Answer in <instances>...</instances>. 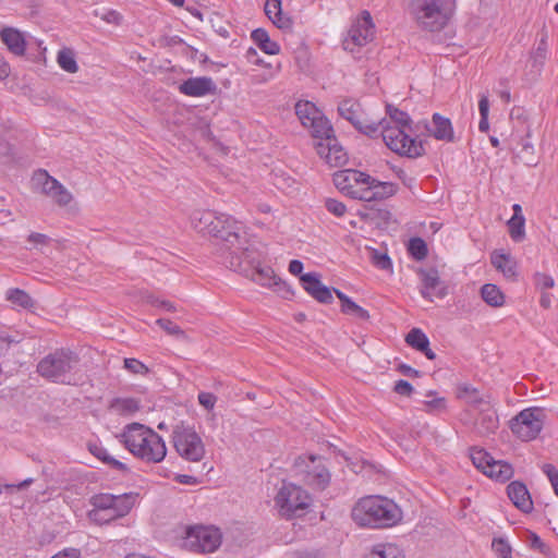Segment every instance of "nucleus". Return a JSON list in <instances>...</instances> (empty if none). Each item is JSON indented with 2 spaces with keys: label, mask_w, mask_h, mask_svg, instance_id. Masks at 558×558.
<instances>
[{
  "label": "nucleus",
  "mask_w": 558,
  "mask_h": 558,
  "mask_svg": "<svg viewBox=\"0 0 558 558\" xmlns=\"http://www.w3.org/2000/svg\"><path fill=\"white\" fill-rule=\"evenodd\" d=\"M205 234L222 240L219 256L227 268L242 274L246 270L245 264L248 266L255 259L254 241L248 236L243 222L232 216L216 213V219Z\"/></svg>",
  "instance_id": "nucleus-1"
},
{
  "label": "nucleus",
  "mask_w": 558,
  "mask_h": 558,
  "mask_svg": "<svg viewBox=\"0 0 558 558\" xmlns=\"http://www.w3.org/2000/svg\"><path fill=\"white\" fill-rule=\"evenodd\" d=\"M353 521L362 527H389L402 519L400 507L391 499L381 496L361 498L352 509Z\"/></svg>",
  "instance_id": "nucleus-2"
},
{
  "label": "nucleus",
  "mask_w": 558,
  "mask_h": 558,
  "mask_svg": "<svg viewBox=\"0 0 558 558\" xmlns=\"http://www.w3.org/2000/svg\"><path fill=\"white\" fill-rule=\"evenodd\" d=\"M456 11V0H411L409 12L417 27L427 32L444 29Z\"/></svg>",
  "instance_id": "nucleus-3"
},
{
  "label": "nucleus",
  "mask_w": 558,
  "mask_h": 558,
  "mask_svg": "<svg viewBox=\"0 0 558 558\" xmlns=\"http://www.w3.org/2000/svg\"><path fill=\"white\" fill-rule=\"evenodd\" d=\"M78 363V356L70 349H59L43 357L37 364V373L57 384L70 385L71 371Z\"/></svg>",
  "instance_id": "nucleus-4"
},
{
  "label": "nucleus",
  "mask_w": 558,
  "mask_h": 558,
  "mask_svg": "<svg viewBox=\"0 0 558 558\" xmlns=\"http://www.w3.org/2000/svg\"><path fill=\"white\" fill-rule=\"evenodd\" d=\"M412 128L391 125L385 122L377 133H380L386 146L400 156L417 158L424 154L423 143L413 138L409 132Z\"/></svg>",
  "instance_id": "nucleus-5"
},
{
  "label": "nucleus",
  "mask_w": 558,
  "mask_h": 558,
  "mask_svg": "<svg viewBox=\"0 0 558 558\" xmlns=\"http://www.w3.org/2000/svg\"><path fill=\"white\" fill-rule=\"evenodd\" d=\"M312 504L310 494L295 484H283L275 497L279 513L287 518L302 517Z\"/></svg>",
  "instance_id": "nucleus-6"
},
{
  "label": "nucleus",
  "mask_w": 558,
  "mask_h": 558,
  "mask_svg": "<svg viewBox=\"0 0 558 558\" xmlns=\"http://www.w3.org/2000/svg\"><path fill=\"white\" fill-rule=\"evenodd\" d=\"M293 472L304 484L316 490H324L330 483V473L320 456H299L294 460Z\"/></svg>",
  "instance_id": "nucleus-7"
},
{
  "label": "nucleus",
  "mask_w": 558,
  "mask_h": 558,
  "mask_svg": "<svg viewBox=\"0 0 558 558\" xmlns=\"http://www.w3.org/2000/svg\"><path fill=\"white\" fill-rule=\"evenodd\" d=\"M172 442L178 454L191 462H198L205 456V446L193 426L179 422L172 429Z\"/></svg>",
  "instance_id": "nucleus-8"
},
{
  "label": "nucleus",
  "mask_w": 558,
  "mask_h": 558,
  "mask_svg": "<svg viewBox=\"0 0 558 558\" xmlns=\"http://www.w3.org/2000/svg\"><path fill=\"white\" fill-rule=\"evenodd\" d=\"M376 27L372 15L368 11H362L357 15L343 40V48L348 51L355 52L361 47L366 46L375 37Z\"/></svg>",
  "instance_id": "nucleus-9"
},
{
  "label": "nucleus",
  "mask_w": 558,
  "mask_h": 558,
  "mask_svg": "<svg viewBox=\"0 0 558 558\" xmlns=\"http://www.w3.org/2000/svg\"><path fill=\"white\" fill-rule=\"evenodd\" d=\"M543 410L529 408L522 410L513 418L509 426L511 432L521 440L529 441L537 437L543 428Z\"/></svg>",
  "instance_id": "nucleus-10"
},
{
  "label": "nucleus",
  "mask_w": 558,
  "mask_h": 558,
  "mask_svg": "<svg viewBox=\"0 0 558 558\" xmlns=\"http://www.w3.org/2000/svg\"><path fill=\"white\" fill-rule=\"evenodd\" d=\"M333 184L343 195L364 201L369 174L355 169H344L333 174Z\"/></svg>",
  "instance_id": "nucleus-11"
},
{
  "label": "nucleus",
  "mask_w": 558,
  "mask_h": 558,
  "mask_svg": "<svg viewBox=\"0 0 558 558\" xmlns=\"http://www.w3.org/2000/svg\"><path fill=\"white\" fill-rule=\"evenodd\" d=\"M221 544V535L217 529L210 526H189L186 529L184 546L195 553H213Z\"/></svg>",
  "instance_id": "nucleus-12"
},
{
  "label": "nucleus",
  "mask_w": 558,
  "mask_h": 558,
  "mask_svg": "<svg viewBox=\"0 0 558 558\" xmlns=\"http://www.w3.org/2000/svg\"><path fill=\"white\" fill-rule=\"evenodd\" d=\"M295 113L302 125L306 128L312 136L327 135L332 132V125L315 104L301 100L295 105Z\"/></svg>",
  "instance_id": "nucleus-13"
},
{
  "label": "nucleus",
  "mask_w": 558,
  "mask_h": 558,
  "mask_svg": "<svg viewBox=\"0 0 558 558\" xmlns=\"http://www.w3.org/2000/svg\"><path fill=\"white\" fill-rule=\"evenodd\" d=\"M338 111L343 119L348 120L360 132L369 136L377 134L379 124L363 112L361 105L356 100H342L339 104Z\"/></svg>",
  "instance_id": "nucleus-14"
},
{
  "label": "nucleus",
  "mask_w": 558,
  "mask_h": 558,
  "mask_svg": "<svg viewBox=\"0 0 558 558\" xmlns=\"http://www.w3.org/2000/svg\"><path fill=\"white\" fill-rule=\"evenodd\" d=\"M32 182L36 190L50 197L60 206H66L73 199L70 191H68L57 179L49 175L46 170H37L32 178Z\"/></svg>",
  "instance_id": "nucleus-15"
},
{
  "label": "nucleus",
  "mask_w": 558,
  "mask_h": 558,
  "mask_svg": "<svg viewBox=\"0 0 558 558\" xmlns=\"http://www.w3.org/2000/svg\"><path fill=\"white\" fill-rule=\"evenodd\" d=\"M317 154L330 167H341L348 160V155L333 135V131L325 135H316Z\"/></svg>",
  "instance_id": "nucleus-16"
},
{
  "label": "nucleus",
  "mask_w": 558,
  "mask_h": 558,
  "mask_svg": "<svg viewBox=\"0 0 558 558\" xmlns=\"http://www.w3.org/2000/svg\"><path fill=\"white\" fill-rule=\"evenodd\" d=\"M131 453L147 463H159L167 454V447L161 436L151 430L135 450L131 449Z\"/></svg>",
  "instance_id": "nucleus-17"
},
{
  "label": "nucleus",
  "mask_w": 558,
  "mask_h": 558,
  "mask_svg": "<svg viewBox=\"0 0 558 558\" xmlns=\"http://www.w3.org/2000/svg\"><path fill=\"white\" fill-rule=\"evenodd\" d=\"M29 37L26 32H22L12 26H5L0 31L1 43L16 57H23L25 54Z\"/></svg>",
  "instance_id": "nucleus-18"
},
{
  "label": "nucleus",
  "mask_w": 558,
  "mask_h": 558,
  "mask_svg": "<svg viewBox=\"0 0 558 558\" xmlns=\"http://www.w3.org/2000/svg\"><path fill=\"white\" fill-rule=\"evenodd\" d=\"M178 89L181 94L189 97H204L214 94L217 86L211 77L196 76L183 81Z\"/></svg>",
  "instance_id": "nucleus-19"
},
{
  "label": "nucleus",
  "mask_w": 558,
  "mask_h": 558,
  "mask_svg": "<svg viewBox=\"0 0 558 558\" xmlns=\"http://www.w3.org/2000/svg\"><path fill=\"white\" fill-rule=\"evenodd\" d=\"M153 429L141 424V423H130L124 426L122 433L118 436L120 441L125 446V448L131 452V449H136L143 440L146 439L148 433Z\"/></svg>",
  "instance_id": "nucleus-20"
},
{
  "label": "nucleus",
  "mask_w": 558,
  "mask_h": 558,
  "mask_svg": "<svg viewBox=\"0 0 558 558\" xmlns=\"http://www.w3.org/2000/svg\"><path fill=\"white\" fill-rule=\"evenodd\" d=\"M507 494L512 504L521 511L529 513L533 510L531 495L522 482H511L507 487Z\"/></svg>",
  "instance_id": "nucleus-21"
},
{
  "label": "nucleus",
  "mask_w": 558,
  "mask_h": 558,
  "mask_svg": "<svg viewBox=\"0 0 558 558\" xmlns=\"http://www.w3.org/2000/svg\"><path fill=\"white\" fill-rule=\"evenodd\" d=\"M116 500L112 494H96L90 498L93 509L88 512L90 521L102 525L108 519L102 515L104 511H112V505Z\"/></svg>",
  "instance_id": "nucleus-22"
},
{
  "label": "nucleus",
  "mask_w": 558,
  "mask_h": 558,
  "mask_svg": "<svg viewBox=\"0 0 558 558\" xmlns=\"http://www.w3.org/2000/svg\"><path fill=\"white\" fill-rule=\"evenodd\" d=\"M366 194H364V202L383 201L393 196L397 191V184L392 182L378 181L369 175Z\"/></svg>",
  "instance_id": "nucleus-23"
},
{
  "label": "nucleus",
  "mask_w": 558,
  "mask_h": 558,
  "mask_svg": "<svg viewBox=\"0 0 558 558\" xmlns=\"http://www.w3.org/2000/svg\"><path fill=\"white\" fill-rule=\"evenodd\" d=\"M264 11L271 23L279 29L290 31L292 28L291 17L282 12L281 0H267Z\"/></svg>",
  "instance_id": "nucleus-24"
},
{
  "label": "nucleus",
  "mask_w": 558,
  "mask_h": 558,
  "mask_svg": "<svg viewBox=\"0 0 558 558\" xmlns=\"http://www.w3.org/2000/svg\"><path fill=\"white\" fill-rule=\"evenodd\" d=\"M432 125L429 132L435 140L446 143L454 142V130L449 118L440 113H434L432 117Z\"/></svg>",
  "instance_id": "nucleus-25"
},
{
  "label": "nucleus",
  "mask_w": 558,
  "mask_h": 558,
  "mask_svg": "<svg viewBox=\"0 0 558 558\" xmlns=\"http://www.w3.org/2000/svg\"><path fill=\"white\" fill-rule=\"evenodd\" d=\"M405 342L412 349L423 353L428 360H435L436 354L429 348V339L420 328H412L405 336Z\"/></svg>",
  "instance_id": "nucleus-26"
},
{
  "label": "nucleus",
  "mask_w": 558,
  "mask_h": 558,
  "mask_svg": "<svg viewBox=\"0 0 558 558\" xmlns=\"http://www.w3.org/2000/svg\"><path fill=\"white\" fill-rule=\"evenodd\" d=\"M499 426V420L496 411L492 409H481V413L475 421L474 429L480 436L494 434Z\"/></svg>",
  "instance_id": "nucleus-27"
},
{
  "label": "nucleus",
  "mask_w": 558,
  "mask_h": 558,
  "mask_svg": "<svg viewBox=\"0 0 558 558\" xmlns=\"http://www.w3.org/2000/svg\"><path fill=\"white\" fill-rule=\"evenodd\" d=\"M142 408L141 400L136 398H113L109 404L108 410L120 416H132Z\"/></svg>",
  "instance_id": "nucleus-28"
},
{
  "label": "nucleus",
  "mask_w": 558,
  "mask_h": 558,
  "mask_svg": "<svg viewBox=\"0 0 558 558\" xmlns=\"http://www.w3.org/2000/svg\"><path fill=\"white\" fill-rule=\"evenodd\" d=\"M333 292L336 293L337 298L340 300V311L342 314L352 316L360 320H368L369 319V313L367 310L363 308L359 304H356L351 298H349L347 294H344L339 289H333Z\"/></svg>",
  "instance_id": "nucleus-29"
},
{
  "label": "nucleus",
  "mask_w": 558,
  "mask_h": 558,
  "mask_svg": "<svg viewBox=\"0 0 558 558\" xmlns=\"http://www.w3.org/2000/svg\"><path fill=\"white\" fill-rule=\"evenodd\" d=\"M251 38L254 44L266 54L275 56L280 52V46L277 41L269 37V34L264 28H256L251 33Z\"/></svg>",
  "instance_id": "nucleus-30"
},
{
  "label": "nucleus",
  "mask_w": 558,
  "mask_h": 558,
  "mask_svg": "<svg viewBox=\"0 0 558 558\" xmlns=\"http://www.w3.org/2000/svg\"><path fill=\"white\" fill-rule=\"evenodd\" d=\"M300 283L316 301L324 304H330L332 302V291L335 288L330 289L322 284V281H300Z\"/></svg>",
  "instance_id": "nucleus-31"
},
{
  "label": "nucleus",
  "mask_w": 558,
  "mask_h": 558,
  "mask_svg": "<svg viewBox=\"0 0 558 558\" xmlns=\"http://www.w3.org/2000/svg\"><path fill=\"white\" fill-rule=\"evenodd\" d=\"M421 295L433 302L435 299H444L448 294L446 281H423L420 287Z\"/></svg>",
  "instance_id": "nucleus-32"
},
{
  "label": "nucleus",
  "mask_w": 558,
  "mask_h": 558,
  "mask_svg": "<svg viewBox=\"0 0 558 558\" xmlns=\"http://www.w3.org/2000/svg\"><path fill=\"white\" fill-rule=\"evenodd\" d=\"M481 296L483 301L492 307H500L505 304V294L500 288L494 283H485L481 288Z\"/></svg>",
  "instance_id": "nucleus-33"
},
{
  "label": "nucleus",
  "mask_w": 558,
  "mask_h": 558,
  "mask_svg": "<svg viewBox=\"0 0 558 558\" xmlns=\"http://www.w3.org/2000/svg\"><path fill=\"white\" fill-rule=\"evenodd\" d=\"M116 500L112 505V511L118 519L125 517L130 513L131 509L135 504V499L137 494L135 493H125L122 495H114Z\"/></svg>",
  "instance_id": "nucleus-34"
},
{
  "label": "nucleus",
  "mask_w": 558,
  "mask_h": 558,
  "mask_svg": "<svg viewBox=\"0 0 558 558\" xmlns=\"http://www.w3.org/2000/svg\"><path fill=\"white\" fill-rule=\"evenodd\" d=\"M492 264L506 277L515 276V262L509 254L494 252L492 254Z\"/></svg>",
  "instance_id": "nucleus-35"
},
{
  "label": "nucleus",
  "mask_w": 558,
  "mask_h": 558,
  "mask_svg": "<svg viewBox=\"0 0 558 558\" xmlns=\"http://www.w3.org/2000/svg\"><path fill=\"white\" fill-rule=\"evenodd\" d=\"M363 558H404L402 550L393 544H377Z\"/></svg>",
  "instance_id": "nucleus-36"
},
{
  "label": "nucleus",
  "mask_w": 558,
  "mask_h": 558,
  "mask_svg": "<svg viewBox=\"0 0 558 558\" xmlns=\"http://www.w3.org/2000/svg\"><path fill=\"white\" fill-rule=\"evenodd\" d=\"M486 475L499 482H506L512 477L513 469L508 462L494 459L487 469Z\"/></svg>",
  "instance_id": "nucleus-37"
},
{
  "label": "nucleus",
  "mask_w": 558,
  "mask_h": 558,
  "mask_svg": "<svg viewBox=\"0 0 558 558\" xmlns=\"http://www.w3.org/2000/svg\"><path fill=\"white\" fill-rule=\"evenodd\" d=\"M387 114L388 118H384L379 121H376V123L379 124V128L384 126L385 122L391 125L411 128V119L407 112L393 108L392 106H387Z\"/></svg>",
  "instance_id": "nucleus-38"
},
{
  "label": "nucleus",
  "mask_w": 558,
  "mask_h": 558,
  "mask_svg": "<svg viewBox=\"0 0 558 558\" xmlns=\"http://www.w3.org/2000/svg\"><path fill=\"white\" fill-rule=\"evenodd\" d=\"M215 219L216 211L197 210L191 217V225L197 232L205 234Z\"/></svg>",
  "instance_id": "nucleus-39"
},
{
  "label": "nucleus",
  "mask_w": 558,
  "mask_h": 558,
  "mask_svg": "<svg viewBox=\"0 0 558 558\" xmlns=\"http://www.w3.org/2000/svg\"><path fill=\"white\" fill-rule=\"evenodd\" d=\"M459 398L464 399L473 407L488 405V401L480 391L471 385L464 384L459 386Z\"/></svg>",
  "instance_id": "nucleus-40"
},
{
  "label": "nucleus",
  "mask_w": 558,
  "mask_h": 558,
  "mask_svg": "<svg viewBox=\"0 0 558 558\" xmlns=\"http://www.w3.org/2000/svg\"><path fill=\"white\" fill-rule=\"evenodd\" d=\"M7 300L13 305L20 306L25 310H32L35 307V301L32 296L21 289H9L7 292Z\"/></svg>",
  "instance_id": "nucleus-41"
},
{
  "label": "nucleus",
  "mask_w": 558,
  "mask_h": 558,
  "mask_svg": "<svg viewBox=\"0 0 558 558\" xmlns=\"http://www.w3.org/2000/svg\"><path fill=\"white\" fill-rule=\"evenodd\" d=\"M260 287L268 289L282 299L291 300L294 296V290L288 281H260Z\"/></svg>",
  "instance_id": "nucleus-42"
},
{
  "label": "nucleus",
  "mask_w": 558,
  "mask_h": 558,
  "mask_svg": "<svg viewBox=\"0 0 558 558\" xmlns=\"http://www.w3.org/2000/svg\"><path fill=\"white\" fill-rule=\"evenodd\" d=\"M470 457L473 464L486 475L494 458L486 450L476 447L471 449Z\"/></svg>",
  "instance_id": "nucleus-43"
},
{
  "label": "nucleus",
  "mask_w": 558,
  "mask_h": 558,
  "mask_svg": "<svg viewBox=\"0 0 558 558\" xmlns=\"http://www.w3.org/2000/svg\"><path fill=\"white\" fill-rule=\"evenodd\" d=\"M508 231L510 238L514 242H521L525 238V218L524 217H511L508 222Z\"/></svg>",
  "instance_id": "nucleus-44"
},
{
  "label": "nucleus",
  "mask_w": 558,
  "mask_h": 558,
  "mask_svg": "<svg viewBox=\"0 0 558 558\" xmlns=\"http://www.w3.org/2000/svg\"><path fill=\"white\" fill-rule=\"evenodd\" d=\"M57 61L59 66L68 73H75L78 70L74 53L70 49H62L58 52Z\"/></svg>",
  "instance_id": "nucleus-45"
},
{
  "label": "nucleus",
  "mask_w": 558,
  "mask_h": 558,
  "mask_svg": "<svg viewBox=\"0 0 558 558\" xmlns=\"http://www.w3.org/2000/svg\"><path fill=\"white\" fill-rule=\"evenodd\" d=\"M408 252L416 260L424 259L428 254L426 242L418 236L411 238L408 243Z\"/></svg>",
  "instance_id": "nucleus-46"
},
{
  "label": "nucleus",
  "mask_w": 558,
  "mask_h": 558,
  "mask_svg": "<svg viewBox=\"0 0 558 558\" xmlns=\"http://www.w3.org/2000/svg\"><path fill=\"white\" fill-rule=\"evenodd\" d=\"M526 545L534 550H538L539 553L547 555L549 551V547L542 541V538L532 531H526L525 541Z\"/></svg>",
  "instance_id": "nucleus-47"
},
{
  "label": "nucleus",
  "mask_w": 558,
  "mask_h": 558,
  "mask_svg": "<svg viewBox=\"0 0 558 558\" xmlns=\"http://www.w3.org/2000/svg\"><path fill=\"white\" fill-rule=\"evenodd\" d=\"M156 325H158L161 329H163L168 335L174 336L177 338H184L185 332L183 329L167 318H158L156 320Z\"/></svg>",
  "instance_id": "nucleus-48"
},
{
  "label": "nucleus",
  "mask_w": 558,
  "mask_h": 558,
  "mask_svg": "<svg viewBox=\"0 0 558 558\" xmlns=\"http://www.w3.org/2000/svg\"><path fill=\"white\" fill-rule=\"evenodd\" d=\"M492 548L499 558H511V546L508 541L502 537L493 539Z\"/></svg>",
  "instance_id": "nucleus-49"
},
{
  "label": "nucleus",
  "mask_w": 558,
  "mask_h": 558,
  "mask_svg": "<svg viewBox=\"0 0 558 558\" xmlns=\"http://www.w3.org/2000/svg\"><path fill=\"white\" fill-rule=\"evenodd\" d=\"M27 241L31 244V247H28L29 250L35 248L38 251H43L44 247H46L50 244L51 239L47 234L39 233V232H32L27 236Z\"/></svg>",
  "instance_id": "nucleus-50"
},
{
  "label": "nucleus",
  "mask_w": 558,
  "mask_h": 558,
  "mask_svg": "<svg viewBox=\"0 0 558 558\" xmlns=\"http://www.w3.org/2000/svg\"><path fill=\"white\" fill-rule=\"evenodd\" d=\"M124 368L135 375H147L150 372L143 362L133 357L124 359Z\"/></svg>",
  "instance_id": "nucleus-51"
},
{
  "label": "nucleus",
  "mask_w": 558,
  "mask_h": 558,
  "mask_svg": "<svg viewBox=\"0 0 558 558\" xmlns=\"http://www.w3.org/2000/svg\"><path fill=\"white\" fill-rule=\"evenodd\" d=\"M145 301L147 304H149L154 307H157V308H161L166 312H175L177 311V307L172 302H170L168 300L160 299L154 294H147L145 296Z\"/></svg>",
  "instance_id": "nucleus-52"
},
{
  "label": "nucleus",
  "mask_w": 558,
  "mask_h": 558,
  "mask_svg": "<svg viewBox=\"0 0 558 558\" xmlns=\"http://www.w3.org/2000/svg\"><path fill=\"white\" fill-rule=\"evenodd\" d=\"M325 206L327 210L336 217H342L347 213L345 205L336 198H327L325 201Z\"/></svg>",
  "instance_id": "nucleus-53"
},
{
  "label": "nucleus",
  "mask_w": 558,
  "mask_h": 558,
  "mask_svg": "<svg viewBox=\"0 0 558 558\" xmlns=\"http://www.w3.org/2000/svg\"><path fill=\"white\" fill-rule=\"evenodd\" d=\"M372 263L375 267L383 270H389L391 268V259L386 253L375 251L372 254Z\"/></svg>",
  "instance_id": "nucleus-54"
},
{
  "label": "nucleus",
  "mask_w": 558,
  "mask_h": 558,
  "mask_svg": "<svg viewBox=\"0 0 558 558\" xmlns=\"http://www.w3.org/2000/svg\"><path fill=\"white\" fill-rule=\"evenodd\" d=\"M88 449H89V452L94 457H96L97 459H99L100 461H102L106 464L108 463V461L111 458V456L109 454L107 449L99 444H89Z\"/></svg>",
  "instance_id": "nucleus-55"
},
{
  "label": "nucleus",
  "mask_w": 558,
  "mask_h": 558,
  "mask_svg": "<svg viewBox=\"0 0 558 558\" xmlns=\"http://www.w3.org/2000/svg\"><path fill=\"white\" fill-rule=\"evenodd\" d=\"M425 407V411L432 413L434 411H442L446 409V399L442 397H436L432 400H426L423 402Z\"/></svg>",
  "instance_id": "nucleus-56"
},
{
  "label": "nucleus",
  "mask_w": 558,
  "mask_h": 558,
  "mask_svg": "<svg viewBox=\"0 0 558 558\" xmlns=\"http://www.w3.org/2000/svg\"><path fill=\"white\" fill-rule=\"evenodd\" d=\"M554 284H555V281H543V286L541 288L543 293H542V296L539 300V304L544 308H549L551 305V295L549 293H547L546 291L554 288Z\"/></svg>",
  "instance_id": "nucleus-57"
},
{
  "label": "nucleus",
  "mask_w": 558,
  "mask_h": 558,
  "mask_svg": "<svg viewBox=\"0 0 558 558\" xmlns=\"http://www.w3.org/2000/svg\"><path fill=\"white\" fill-rule=\"evenodd\" d=\"M393 391L400 396L410 397L414 388L408 380L399 379L395 384Z\"/></svg>",
  "instance_id": "nucleus-58"
},
{
  "label": "nucleus",
  "mask_w": 558,
  "mask_h": 558,
  "mask_svg": "<svg viewBox=\"0 0 558 558\" xmlns=\"http://www.w3.org/2000/svg\"><path fill=\"white\" fill-rule=\"evenodd\" d=\"M33 482H34V480L28 477L19 484H4V485L0 486V493H2L4 490V492L12 494L17 489L27 488L31 484H33Z\"/></svg>",
  "instance_id": "nucleus-59"
},
{
  "label": "nucleus",
  "mask_w": 558,
  "mask_h": 558,
  "mask_svg": "<svg viewBox=\"0 0 558 558\" xmlns=\"http://www.w3.org/2000/svg\"><path fill=\"white\" fill-rule=\"evenodd\" d=\"M489 97L487 93H482L478 99V111L481 118H488L489 116Z\"/></svg>",
  "instance_id": "nucleus-60"
},
{
  "label": "nucleus",
  "mask_w": 558,
  "mask_h": 558,
  "mask_svg": "<svg viewBox=\"0 0 558 558\" xmlns=\"http://www.w3.org/2000/svg\"><path fill=\"white\" fill-rule=\"evenodd\" d=\"M216 396L210 392H201L198 395V402L207 410H211L216 403Z\"/></svg>",
  "instance_id": "nucleus-61"
},
{
  "label": "nucleus",
  "mask_w": 558,
  "mask_h": 558,
  "mask_svg": "<svg viewBox=\"0 0 558 558\" xmlns=\"http://www.w3.org/2000/svg\"><path fill=\"white\" fill-rule=\"evenodd\" d=\"M397 371L407 377H418L421 375V372L418 369H415L412 366L404 363L399 364Z\"/></svg>",
  "instance_id": "nucleus-62"
},
{
  "label": "nucleus",
  "mask_w": 558,
  "mask_h": 558,
  "mask_svg": "<svg viewBox=\"0 0 558 558\" xmlns=\"http://www.w3.org/2000/svg\"><path fill=\"white\" fill-rule=\"evenodd\" d=\"M543 472L547 475L548 480L550 481L551 486L555 485L556 478H558V472L556 468L550 463H545L542 466Z\"/></svg>",
  "instance_id": "nucleus-63"
},
{
  "label": "nucleus",
  "mask_w": 558,
  "mask_h": 558,
  "mask_svg": "<svg viewBox=\"0 0 558 558\" xmlns=\"http://www.w3.org/2000/svg\"><path fill=\"white\" fill-rule=\"evenodd\" d=\"M81 553L76 548H65L64 550L56 554L51 558H80Z\"/></svg>",
  "instance_id": "nucleus-64"
}]
</instances>
